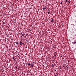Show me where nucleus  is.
I'll return each instance as SVG.
<instances>
[{
    "mask_svg": "<svg viewBox=\"0 0 76 76\" xmlns=\"http://www.w3.org/2000/svg\"><path fill=\"white\" fill-rule=\"evenodd\" d=\"M19 43V42L18 41V42H16V44H18Z\"/></svg>",
    "mask_w": 76,
    "mask_h": 76,
    "instance_id": "8",
    "label": "nucleus"
},
{
    "mask_svg": "<svg viewBox=\"0 0 76 76\" xmlns=\"http://www.w3.org/2000/svg\"><path fill=\"white\" fill-rule=\"evenodd\" d=\"M56 52H55L54 53V54H56Z\"/></svg>",
    "mask_w": 76,
    "mask_h": 76,
    "instance_id": "21",
    "label": "nucleus"
},
{
    "mask_svg": "<svg viewBox=\"0 0 76 76\" xmlns=\"http://www.w3.org/2000/svg\"><path fill=\"white\" fill-rule=\"evenodd\" d=\"M34 62H33L32 63H31V67H33L35 66V64H34Z\"/></svg>",
    "mask_w": 76,
    "mask_h": 76,
    "instance_id": "1",
    "label": "nucleus"
},
{
    "mask_svg": "<svg viewBox=\"0 0 76 76\" xmlns=\"http://www.w3.org/2000/svg\"><path fill=\"white\" fill-rule=\"evenodd\" d=\"M11 61V60H9V61Z\"/></svg>",
    "mask_w": 76,
    "mask_h": 76,
    "instance_id": "29",
    "label": "nucleus"
},
{
    "mask_svg": "<svg viewBox=\"0 0 76 76\" xmlns=\"http://www.w3.org/2000/svg\"><path fill=\"white\" fill-rule=\"evenodd\" d=\"M61 57H63V56H61Z\"/></svg>",
    "mask_w": 76,
    "mask_h": 76,
    "instance_id": "24",
    "label": "nucleus"
},
{
    "mask_svg": "<svg viewBox=\"0 0 76 76\" xmlns=\"http://www.w3.org/2000/svg\"><path fill=\"white\" fill-rule=\"evenodd\" d=\"M68 3H70V1H68Z\"/></svg>",
    "mask_w": 76,
    "mask_h": 76,
    "instance_id": "14",
    "label": "nucleus"
},
{
    "mask_svg": "<svg viewBox=\"0 0 76 76\" xmlns=\"http://www.w3.org/2000/svg\"><path fill=\"white\" fill-rule=\"evenodd\" d=\"M30 67H31V66H30Z\"/></svg>",
    "mask_w": 76,
    "mask_h": 76,
    "instance_id": "37",
    "label": "nucleus"
},
{
    "mask_svg": "<svg viewBox=\"0 0 76 76\" xmlns=\"http://www.w3.org/2000/svg\"><path fill=\"white\" fill-rule=\"evenodd\" d=\"M5 23L3 22V24H5Z\"/></svg>",
    "mask_w": 76,
    "mask_h": 76,
    "instance_id": "23",
    "label": "nucleus"
},
{
    "mask_svg": "<svg viewBox=\"0 0 76 76\" xmlns=\"http://www.w3.org/2000/svg\"><path fill=\"white\" fill-rule=\"evenodd\" d=\"M26 35H28V34H26Z\"/></svg>",
    "mask_w": 76,
    "mask_h": 76,
    "instance_id": "35",
    "label": "nucleus"
},
{
    "mask_svg": "<svg viewBox=\"0 0 76 76\" xmlns=\"http://www.w3.org/2000/svg\"><path fill=\"white\" fill-rule=\"evenodd\" d=\"M55 72H56V69H55Z\"/></svg>",
    "mask_w": 76,
    "mask_h": 76,
    "instance_id": "27",
    "label": "nucleus"
},
{
    "mask_svg": "<svg viewBox=\"0 0 76 76\" xmlns=\"http://www.w3.org/2000/svg\"><path fill=\"white\" fill-rule=\"evenodd\" d=\"M22 36H23V37H25V35H24V34H22Z\"/></svg>",
    "mask_w": 76,
    "mask_h": 76,
    "instance_id": "13",
    "label": "nucleus"
},
{
    "mask_svg": "<svg viewBox=\"0 0 76 76\" xmlns=\"http://www.w3.org/2000/svg\"><path fill=\"white\" fill-rule=\"evenodd\" d=\"M19 44H20V45H22V44H23V45H24V43H23L22 42H20Z\"/></svg>",
    "mask_w": 76,
    "mask_h": 76,
    "instance_id": "3",
    "label": "nucleus"
},
{
    "mask_svg": "<svg viewBox=\"0 0 76 76\" xmlns=\"http://www.w3.org/2000/svg\"><path fill=\"white\" fill-rule=\"evenodd\" d=\"M15 68H16V69H17V68H18V67H16V66H15Z\"/></svg>",
    "mask_w": 76,
    "mask_h": 76,
    "instance_id": "19",
    "label": "nucleus"
},
{
    "mask_svg": "<svg viewBox=\"0 0 76 76\" xmlns=\"http://www.w3.org/2000/svg\"><path fill=\"white\" fill-rule=\"evenodd\" d=\"M57 55L56 54H54V56H55V57H57L56 56V55Z\"/></svg>",
    "mask_w": 76,
    "mask_h": 76,
    "instance_id": "10",
    "label": "nucleus"
},
{
    "mask_svg": "<svg viewBox=\"0 0 76 76\" xmlns=\"http://www.w3.org/2000/svg\"><path fill=\"white\" fill-rule=\"evenodd\" d=\"M55 47H56V45H54L53 46V48H55Z\"/></svg>",
    "mask_w": 76,
    "mask_h": 76,
    "instance_id": "6",
    "label": "nucleus"
},
{
    "mask_svg": "<svg viewBox=\"0 0 76 76\" xmlns=\"http://www.w3.org/2000/svg\"><path fill=\"white\" fill-rule=\"evenodd\" d=\"M26 41L27 42H29V40L26 39Z\"/></svg>",
    "mask_w": 76,
    "mask_h": 76,
    "instance_id": "9",
    "label": "nucleus"
},
{
    "mask_svg": "<svg viewBox=\"0 0 76 76\" xmlns=\"http://www.w3.org/2000/svg\"><path fill=\"white\" fill-rule=\"evenodd\" d=\"M48 11H49V12H50V10L49 9H48Z\"/></svg>",
    "mask_w": 76,
    "mask_h": 76,
    "instance_id": "26",
    "label": "nucleus"
},
{
    "mask_svg": "<svg viewBox=\"0 0 76 76\" xmlns=\"http://www.w3.org/2000/svg\"><path fill=\"white\" fill-rule=\"evenodd\" d=\"M67 70H69V69H67Z\"/></svg>",
    "mask_w": 76,
    "mask_h": 76,
    "instance_id": "32",
    "label": "nucleus"
},
{
    "mask_svg": "<svg viewBox=\"0 0 76 76\" xmlns=\"http://www.w3.org/2000/svg\"><path fill=\"white\" fill-rule=\"evenodd\" d=\"M59 69H60V70H59L60 71V72H62V71H63V70H62L63 69L61 68V67H60Z\"/></svg>",
    "mask_w": 76,
    "mask_h": 76,
    "instance_id": "4",
    "label": "nucleus"
},
{
    "mask_svg": "<svg viewBox=\"0 0 76 76\" xmlns=\"http://www.w3.org/2000/svg\"><path fill=\"white\" fill-rule=\"evenodd\" d=\"M22 33H23V32H22L20 33V35H22Z\"/></svg>",
    "mask_w": 76,
    "mask_h": 76,
    "instance_id": "12",
    "label": "nucleus"
},
{
    "mask_svg": "<svg viewBox=\"0 0 76 76\" xmlns=\"http://www.w3.org/2000/svg\"><path fill=\"white\" fill-rule=\"evenodd\" d=\"M58 76V75H55V76Z\"/></svg>",
    "mask_w": 76,
    "mask_h": 76,
    "instance_id": "15",
    "label": "nucleus"
},
{
    "mask_svg": "<svg viewBox=\"0 0 76 76\" xmlns=\"http://www.w3.org/2000/svg\"><path fill=\"white\" fill-rule=\"evenodd\" d=\"M51 42H52V41H51Z\"/></svg>",
    "mask_w": 76,
    "mask_h": 76,
    "instance_id": "31",
    "label": "nucleus"
},
{
    "mask_svg": "<svg viewBox=\"0 0 76 76\" xmlns=\"http://www.w3.org/2000/svg\"><path fill=\"white\" fill-rule=\"evenodd\" d=\"M60 3H61V4H62V2H61Z\"/></svg>",
    "mask_w": 76,
    "mask_h": 76,
    "instance_id": "18",
    "label": "nucleus"
},
{
    "mask_svg": "<svg viewBox=\"0 0 76 76\" xmlns=\"http://www.w3.org/2000/svg\"><path fill=\"white\" fill-rule=\"evenodd\" d=\"M66 67H67V66H66Z\"/></svg>",
    "mask_w": 76,
    "mask_h": 76,
    "instance_id": "34",
    "label": "nucleus"
},
{
    "mask_svg": "<svg viewBox=\"0 0 76 76\" xmlns=\"http://www.w3.org/2000/svg\"><path fill=\"white\" fill-rule=\"evenodd\" d=\"M48 14L50 15V12H48Z\"/></svg>",
    "mask_w": 76,
    "mask_h": 76,
    "instance_id": "16",
    "label": "nucleus"
},
{
    "mask_svg": "<svg viewBox=\"0 0 76 76\" xmlns=\"http://www.w3.org/2000/svg\"><path fill=\"white\" fill-rule=\"evenodd\" d=\"M63 67H65V66H63Z\"/></svg>",
    "mask_w": 76,
    "mask_h": 76,
    "instance_id": "30",
    "label": "nucleus"
},
{
    "mask_svg": "<svg viewBox=\"0 0 76 76\" xmlns=\"http://www.w3.org/2000/svg\"><path fill=\"white\" fill-rule=\"evenodd\" d=\"M43 24H44V23H43Z\"/></svg>",
    "mask_w": 76,
    "mask_h": 76,
    "instance_id": "33",
    "label": "nucleus"
},
{
    "mask_svg": "<svg viewBox=\"0 0 76 76\" xmlns=\"http://www.w3.org/2000/svg\"><path fill=\"white\" fill-rule=\"evenodd\" d=\"M28 66H31V64H30V63H28Z\"/></svg>",
    "mask_w": 76,
    "mask_h": 76,
    "instance_id": "7",
    "label": "nucleus"
},
{
    "mask_svg": "<svg viewBox=\"0 0 76 76\" xmlns=\"http://www.w3.org/2000/svg\"><path fill=\"white\" fill-rule=\"evenodd\" d=\"M13 59L14 61H15V59Z\"/></svg>",
    "mask_w": 76,
    "mask_h": 76,
    "instance_id": "25",
    "label": "nucleus"
},
{
    "mask_svg": "<svg viewBox=\"0 0 76 76\" xmlns=\"http://www.w3.org/2000/svg\"><path fill=\"white\" fill-rule=\"evenodd\" d=\"M66 2H67V0H66Z\"/></svg>",
    "mask_w": 76,
    "mask_h": 76,
    "instance_id": "20",
    "label": "nucleus"
},
{
    "mask_svg": "<svg viewBox=\"0 0 76 76\" xmlns=\"http://www.w3.org/2000/svg\"><path fill=\"white\" fill-rule=\"evenodd\" d=\"M30 31L31 32V31H32V30H30Z\"/></svg>",
    "mask_w": 76,
    "mask_h": 76,
    "instance_id": "28",
    "label": "nucleus"
},
{
    "mask_svg": "<svg viewBox=\"0 0 76 76\" xmlns=\"http://www.w3.org/2000/svg\"><path fill=\"white\" fill-rule=\"evenodd\" d=\"M48 7L47 6H45V7H44L43 8V10H45L46 9H47V8Z\"/></svg>",
    "mask_w": 76,
    "mask_h": 76,
    "instance_id": "2",
    "label": "nucleus"
},
{
    "mask_svg": "<svg viewBox=\"0 0 76 76\" xmlns=\"http://www.w3.org/2000/svg\"><path fill=\"white\" fill-rule=\"evenodd\" d=\"M76 42H74V44H76Z\"/></svg>",
    "mask_w": 76,
    "mask_h": 76,
    "instance_id": "17",
    "label": "nucleus"
},
{
    "mask_svg": "<svg viewBox=\"0 0 76 76\" xmlns=\"http://www.w3.org/2000/svg\"><path fill=\"white\" fill-rule=\"evenodd\" d=\"M25 37H26V36H25Z\"/></svg>",
    "mask_w": 76,
    "mask_h": 76,
    "instance_id": "36",
    "label": "nucleus"
},
{
    "mask_svg": "<svg viewBox=\"0 0 76 76\" xmlns=\"http://www.w3.org/2000/svg\"><path fill=\"white\" fill-rule=\"evenodd\" d=\"M14 57H12V59H14Z\"/></svg>",
    "mask_w": 76,
    "mask_h": 76,
    "instance_id": "22",
    "label": "nucleus"
},
{
    "mask_svg": "<svg viewBox=\"0 0 76 76\" xmlns=\"http://www.w3.org/2000/svg\"><path fill=\"white\" fill-rule=\"evenodd\" d=\"M51 20H52L51 21V22H53L54 21V20L53 19V18H51L50 19Z\"/></svg>",
    "mask_w": 76,
    "mask_h": 76,
    "instance_id": "5",
    "label": "nucleus"
},
{
    "mask_svg": "<svg viewBox=\"0 0 76 76\" xmlns=\"http://www.w3.org/2000/svg\"><path fill=\"white\" fill-rule=\"evenodd\" d=\"M52 67H54V65L53 64H52Z\"/></svg>",
    "mask_w": 76,
    "mask_h": 76,
    "instance_id": "11",
    "label": "nucleus"
}]
</instances>
